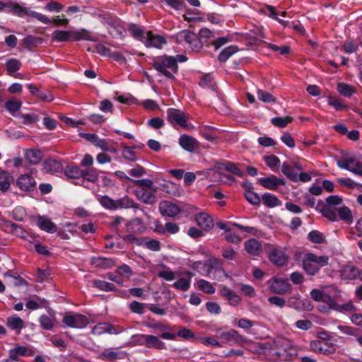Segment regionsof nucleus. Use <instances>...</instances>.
<instances>
[{"label":"nucleus","instance_id":"obj_1","mask_svg":"<svg viewBox=\"0 0 362 362\" xmlns=\"http://www.w3.org/2000/svg\"><path fill=\"white\" fill-rule=\"evenodd\" d=\"M294 259L297 262H300L303 269L310 276L317 274L320 268L327 265L329 262L328 256H318L311 252L297 253L295 255Z\"/></svg>","mask_w":362,"mask_h":362},{"label":"nucleus","instance_id":"obj_2","mask_svg":"<svg viewBox=\"0 0 362 362\" xmlns=\"http://www.w3.org/2000/svg\"><path fill=\"white\" fill-rule=\"evenodd\" d=\"M153 66L158 72L169 79H173L174 75L178 71V66L173 56L162 55L154 57Z\"/></svg>","mask_w":362,"mask_h":362},{"label":"nucleus","instance_id":"obj_3","mask_svg":"<svg viewBox=\"0 0 362 362\" xmlns=\"http://www.w3.org/2000/svg\"><path fill=\"white\" fill-rule=\"evenodd\" d=\"M6 11L19 17H23L24 16L33 17L45 24H50L51 23L50 19L47 16L20 5L17 3V0H10L7 2Z\"/></svg>","mask_w":362,"mask_h":362},{"label":"nucleus","instance_id":"obj_4","mask_svg":"<svg viewBox=\"0 0 362 362\" xmlns=\"http://www.w3.org/2000/svg\"><path fill=\"white\" fill-rule=\"evenodd\" d=\"M313 297L315 301L326 304L321 305V309H334L338 311H351L354 309L351 303L340 304L332 296H313Z\"/></svg>","mask_w":362,"mask_h":362},{"label":"nucleus","instance_id":"obj_5","mask_svg":"<svg viewBox=\"0 0 362 362\" xmlns=\"http://www.w3.org/2000/svg\"><path fill=\"white\" fill-rule=\"evenodd\" d=\"M337 165L341 168L349 170L356 175L362 174V157L358 155H354L343 158L337 161Z\"/></svg>","mask_w":362,"mask_h":362},{"label":"nucleus","instance_id":"obj_6","mask_svg":"<svg viewBox=\"0 0 362 362\" xmlns=\"http://www.w3.org/2000/svg\"><path fill=\"white\" fill-rule=\"evenodd\" d=\"M176 40L178 43H186L193 51L198 52L202 47V45L195 33L189 30H184L176 35Z\"/></svg>","mask_w":362,"mask_h":362},{"label":"nucleus","instance_id":"obj_7","mask_svg":"<svg viewBox=\"0 0 362 362\" xmlns=\"http://www.w3.org/2000/svg\"><path fill=\"white\" fill-rule=\"evenodd\" d=\"M167 119L174 127H181L185 128L187 127L188 117L180 110L169 108L167 110Z\"/></svg>","mask_w":362,"mask_h":362},{"label":"nucleus","instance_id":"obj_8","mask_svg":"<svg viewBox=\"0 0 362 362\" xmlns=\"http://www.w3.org/2000/svg\"><path fill=\"white\" fill-rule=\"evenodd\" d=\"M63 322L69 327L81 329L88 324V319L80 314L67 313L63 317Z\"/></svg>","mask_w":362,"mask_h":362},{"label":"nucleus","instance_id":"obj_9","mask_svg":"<svg viewBox=\"0 0 362 362\" xmlns=\"http://www.w3.org/2000/svg\"><path fill=\"white\" fill-rule=\"evenodd\" d=\"M124 332V329L119 326H114L108 322L97 323L92 329V333L95 335L104 334H118Z\"/></svg>","mask_w":362,"mask_h":362},{"label":"nucleus","instance_id":"obj_10","mask_svg":"<svg viewBox=\"0 0 362 362\" xmlns=\"http://www.w3.org/2000/svg\"><path fill=\"white\" fill-rule=\"evenodd\" d=\"M267 284L270 291L276 294H285L291 287L287 280L277 277L272 278Z\"/></svg>","mask_w":362,"mask_h":362},{"label":"nucleus","instance_id":"obj_11","mask_svg":"<svg viewBox=\"0 0 362 362\" xmlns=\"http://www.w3.org/2000/svg\"><path fill=\"white\" fill-rule=\"evenodd\" d=\"M144 43L147 47L161 49L163 45H166L167 40L163 35L154 34L151 31H148L146 33Z\"/></svg>","mask_w":362,"mask_h":362},{"label":"nucleus","instance_id":"obj_12","mask_svg":"<svg viewBox=\"0 0 362 362\" xmlns=\"http://www.w3.org/2000/svg\"><path fill=\"white\" fill-rule=\"evenodd\" d=\"M310 349L315 352L325 355H330L335 353L334 346L326 341L313 340L310 344Z\"/></svg>","mask_w":362,"mask_h":362},{"label":"nucleus","instance_id":"obj_13","mask_svg":"<svg viewBox=\"0 0 362 362\" xmlns=\"http://www.w3.org/2000/svg\"><path fill=\"white\" fill-rule=\"evenodd\" d=\"M220 337L229 345H241L243 343L250 341L235 329H230L228 332H223L220 335Z\"/></svg>","mask_w":362,"mask_h":362},{"label":"nucleus","instance_id":"obj_14","mask_svg":"<svg viewBox=\"0 0 362 362\" xmlns=\"http://www.w3.org/2000/svg\"><path fill=\"white\" fill-rule=\"evenodd\" d=\"M156 304H148L146 306L154 314L164 315L166 313L165 308L170 303V298L168 296H156L154 298Z\"/></svg>","mask_w":362,"mask_h":362},{"label":"nucleus","instance_id":"obj_15","mask_svg":"<svg viewBox=\"0 0 362 362\" xmlns=\"http://www.w3.org/2000/svg\"><path fill=\"white\" fill-rule=\"evenodd\" d=\"M159 211L162 216L170 218L177 217L182 211L176 204L168 201H163L160 203Z\"/></svg>","mask_w":362,"mask_h":362},{"label":"nucleus","instance_id":"obj_16","mask_svg":"<svg viewBox=\"0 0 362 362\" xmlns=\"http://www.w3.org/2000/svg\"><path fill=\"white\" fill-rule=\"evenodd\" d=\"M0 226L6 233L14 234L23 238H26L28 234L19 226L10 221L0 219Z\"/></svg>","mask_w":362,"mask_h":362},{"label":"nucleus","instance_id":"obj_17","mask_svg":"<svg viewBox=\"0 0 362 362\" xmlns=\"http://www.w3.org/2000/svg\"><path fill=\"white\" fill-rule=\"evenodd\" d=\"M156 192L153 189L137 188L135 189V195L136 198L146 204H153L157 199L155 194Z\"/></svg>","mask_w":362,"mask_h":362},{"label":"nucleus","instance_id":"obj_18","mask_svg":"<svg viewBox=\"0 0 362 362\" xmlns=\"http://www.w3.org/2000/svg\"><path fill=\"white\" fill-rule=\"evenodd\" d=\"M273 354L281 357L288 352L290 341L286 338L277 337L273 341Z\"/></svg>","mask_w":362,"mask_h":362},{"label":"nucleus","instance_id":"obj_19","mask_svg":"<svg viewBox=\"0 0 362 362\" xmlns=\"http://www.w3.org/2000/svg\"><path fill=\"white\" fill-rule=\"evenodd\" d=\"M17 186L23 191H33L36 187L35 179L28 174L21 175L16 180Z\"/></svg>","mask_w":362,"mask_h":362},{"label":"nucleus","instance_id":"obj_20","mask_svg":"<svg viewBox=\"0 0 362 362\" xmlns=\"http://www.w3.org/2000/svg\"><path fill=\"white\" fill-rule=\"evenodd\" d=\"M269 258L274 264L279 267L286 265L288 259L284 251L277 248L273 249L269 252Z\"/></svg>","mask_w":362,"mask_h":362},{"label":"nucleus","instance_id":"obj_21","mask_svg":"<svg viewBox=\"0 0 362 362\" xmlns=\"http://www.w3.org/2000/svg\"><path fill=\"white\" fill-rule=\"evenodd\" d=\"M259 182L262 187L270 190H275L279 186L285 185V181L283 179L274 175L260 178Z\"/></svg>","mask_w":362,"mask_h":362},{"label":"nucleus","instance_id":"obj_22","mask_svg":"<svg viewBox=\"0 0 362 362\" xmlns=\"http://www.w3.org/2000/svg\"><path fill=\"white\" fill-rule=\"evenodd\" d=\"M90 262L92 266L103 269H110L115 265L114 259L100 256L91 257Z\"/></svg>","mask_w":362,"mask_h":362},{"label":"nucleus","instance_id":"obj_23","mask_svg":"<svg viewBox=\"0 0 362 362\" xmlns=\"http://www.w3.org/2000/svg\"><path fill=\"white\" fill-rule=\"evenodd\" d=\"M126 229L128 233L141 234L146 230V227L141 219L134 218L126 223Z\"/></svg>","mask_w":362,"mask_h":362},{"label":"nucleus","instance_id":"obj_24","mask_svg":"<svg viewBox=\"0 0 362 362\" xmlns=\"http://www.w3.org/2000/svg\"><path fill=\"white\" fill-rule=\"evenodd\" d=\"M179 144L185 151L192 152L198 146V141L192 136L183 134L179 139Z\"/></svg>","mask_w":362,"mask_h":362},{"label":"nucleus","instance_id":"obj_25","mask_svg":"<svg viewBox=\"0 0 362 362\" xmlns=\"http://www.w3.org/2000/svg\"><path fill=\"white\" fill-rule=\"evenodd\" d=\"M6 283L8 286H19L25 284L21 276L13 270H8L4 274Z\"/></svg>","mask_w":362,"mask_h":362},{"label":"nucleus","instance_id":"obj_26","mask_svg":"<svg viewBox=\"0 0 362 362\" xmlns=\"http://www.w3.org/2000/svg\"><path fill=\"white\" fill-rule=\"evenodd\" d=\"M149 327L160 332L161 333L159 334V337L162 339L175 340L176 338L175 334L169 332L171 331L172 328L168 325H165L163 323H155L149 325Z\"/></svg>","mask_w":362,"mask_h":362},{"label":"nucleus","instance_id":"obj_27","mask_svg":"<svg viewBox=\"0 0 362 362\" xmlns=\"http://www.w3.org/2000/svg\"><path fill=\"white\" fill-rule=\"evenodd\" d=\"M33 355V351L25 346H16L9 351V358L11 361H18L21 356H29Z\"/></svg>","mask_w":362,"mask_h":362},{"label":"nucleus","instance_id":"obj_28","mask_svg":"<svg viewBox=\"0 0 362 362\" xmlns=\"http://www.w3.org/2000/svg\"><path fill=\"white\" fill-rule=\"evenodd\" d=\"M194 219L197 225L204 230H209L214 226L212 218L204 212L197 214Z\"/></svg>","mask_w":362,"mask_h":362},{"label":"nucleus","instance_id":"obj_29","mask_svg":"<svg viewBox=\"0 0 362 362\" xmlns=\"http://www.w3.org/2000/svg\"><path fill=\"white\" fill-rule=\"evenodd\" d=\"M126 356L125 352H119L112 349H106L98 355V358L103 361H115L122 359Z\"/></svg>","mask_w":362,"mask_h":362},{"label":"nucleus","instance_id":"obj_30","mask_svg":"<svg viewBox=\"0 0 362 362\" xmlns=\"http://www.w3.org/2000/svg\"><path fill=\"white\" fill-rule=\"evenodd\" d=\"M73 41L87 40L95 41L96 37L89 30L82 28L79 30H72Z\"/></svg>","mask_w":362,"mask_h":362},{"label":"nucleus","instance_id":"obj_31","mask_svg":"<svg viewBox=\"0 0 362 362\" xmlns=\"http://www.w3.org/2000/svg\"><path fill=\"white\" fill-rule=\"evenodd\" d=\"M245 249L250 255L257 256L262 252V245L257 240L251 238L245 243Z\"/></svg>","mask_w":362,"mask_h":362},{"label":"nucleus","instance_id":"obj_32","mask_svg":"<svg viewBox=\"0 0 362 362\" xmlns=\"http://www.w3.org/2000/svg\"><path fill=\"white\" fill-rule=\"evenodd\" d=\"M37 225L40 229L47 233H54L57 231L56 225L49 218L44 216L38 217L37 220Z\"/></svg>","mask_w":362,"mask_h":362},{"label":"nucleus","instance_id":"obj_33","mask_svg":"<svg viewBox=\"0 0 362 362\" xmlns=\"http://www.w3.org/2000/svg\"><path fill=\"white\" fill-rule=\"evenodd\" d=\"M361 271L353 265H346L341 271V277L344 279H359Z\"/></svg>","mask_w":362,"mask_h":362},{"label":"nucleus","instance_id":"obj_34","mask_svg":"<svg viewBox=\"0 0 362 362\" xmlns=\"http://www.w3.org/2000/svg\"><path fill=\"white\" fill-rule=\"evenodd\" d=\"M52 39L57 42L73 41L72 30H56L52 33Z\"/></svg>","mask_w":362,"mask_h":362},{"label":"nucleus","instance_id":"obj_35","mask_svg":"<svg viewBox=\"0 0 362 362\" xmlns=\"http://www.w3.org/2000/svg\"><path fill=\"white\" fill-rule=\"evenodd\" d=\"M148 348H153L159 350L165 349L166 346L164 342L160 341L159 338L154 335H146V345Z\"/></svg>","mask_w":362,"mask_h":362},{"label":"nucleus","instance_id":"obj_36","mask_svg":"<svg viewBox=\"0 0 362 362\" xmlns=\"http://www.w3.org/2000/svg\"><path fill=\"white\" fill-rule=\"evenodd\" d=\"M42 158V153L37 149H28L25 153V160L30 164H37L40 163Z\"/></svg>","mask_w":362,"mask_h":362},{"label":"nucleus","instance_id":"obj_37","mask_svg":"<svg viewBox=\"0 0 362 362\" xmlns=\"http://www.w3.org/2000/svg\"><path fill=\"white\" fill-rule=\"evenodd\" d=\"M141 247H144L151 251L158 252L161 249V243L158 240L144 237Z\"/></svg>","mask_w":362,"mask_h":362},{"label":"nucleus","instance_id":"obj_38","mask_svg":"<svg viewBox=\"0 0 362 362\" xmlns=\"http://www.w3.org/2000/svg\"><path fill=\"white\" fill-rule=\"evenodd\" d=\"M117 210L120 209L137 208L138 204L128 196H124L116 200Z\"/></svg>","mask_w":362,"mask_h":362},{"label":"nucleus","instance_id":"obj_39","mask_svg":"<svg viewBox=\"0 0 362 362\" xmlns=\"http://www.w3.org/2000/svg\"><path fill=\"white\" fill-rule=\"evenodd\" d=\"M43 166L44 170L47 173H50L59 172L62 168L61 163L54 159H48L45 160L43 163Z\"/></svg>","mask_w":362,"mask_h":362},{"label":"nucleus","instance_id":"obj_40","mask_svg":"<svg viewBox=\"0 0 362 362\" xmlns=\"http://www.w3.org/2000/svg\"><path fill=\"white\" fill-rule=\"evenodd\" d=\"M289 303L291 306L294 307L296 310H311L313 306L308 300H300L298 297L291 298Z\"/></svg>","mask_w":362,"mask_h":362},{"label":"nucleus","instance_id":"obj_41","mask_svg":"<svg viewBox=\"0 0 362 362\" xmlns=\"http://www.w3.org/2000/svg\"><path fill=\"white\" fill-rule=\"evenodd\" d=\"M218 168L219 170H225L228 171L235 175H238V177H243V175L242 170H240L235 164L229 161L219 163Z\"/></svg>","mask_w":362,"mask_h":362},{"label":"nucleus","instance_id":"obj_42","mask_svg":"<svg viewBox=\"0 0 362 362\" xmlns=\"http://www.w3.org/2000/svg\"><path fill=\"white\" fill-rule=\"evenodd\" d=\"M82 169L75 165H70L64 169V174L66 177L73 179H78L83 175Z\"/></svg>","mask_w":362,"mask_h":362},{"label":"nucleus","instance_id":"obj_43","mask_svg":"<svg viewBox=\"0 0 362 362\" xmlns=\"http://www.w3.org/2000/svg\"><path fill=\"white\" fill-rule=\"evenodd\" d=\"M7 325L11 329L16 330L18 332H20V331L24 327L23 320L16 315L8 317Z\"/></svg>","mask_w":362,"mask_h":362},{"label":"nucleus","instance_id":"obj_44","mask_svg":"<svg viewBox=\"0 0 362 362\" xmlns=\"http://www.w3.org/2000/svg\"><path fill=\"white\" fill-rule=\"evenodd\" d=\"M13 180V179L10 173L5 171L0 172V190L2 192L8 190Z\"/></svg>","mask_w":362,"mask_h":362},{"label":"nucleus","instance_id":"obj_45","mask_svg":"<svg viewBox=\"0 0 362 362\" xmlns=\"http://www.w3.org/2000/svg\"><path fill=\"white\" fill-rule=\"evenodd\" d=\"M100 204L106 209L116 211V200L112 199L107 195L99 196L98 198Z\"/></svg>","mask_w":362,"mask_h":362},{"label":"nucleus","instance_id":"obj_46","mask_svg":"<svg viewBox=\"0 0 362 362\" xmlns=\"http://www.w3.org/2000/svg\"><path fill=\"white\" fill-rule=\"evenodd\" d=\"M262 202L266 206L271 208L281 205V201L270 193H265L262 195Z\"/></svg>","mask_w":362,"mask_h":362},{"label":"nucleus","instance_id":"obj_47","mask_svg":"<svg viewBox=\"0 0 362 362\" xmlns=\"http://www.w3.org/2000/svg\"><path fill=\"white\" fill-rule=\"evenodd\" d=\"M238 47L234 45L228 46L221 51L219 54L218 59L220 62L227 61L233 54L237 52Z\"/></svg>","mask_w":362,"mask_h":362},{"label":"nucleus","instance_id":"obj_48","mask_svg":"<svg viewBox=\"0 0 362 362\" xmlns=\"http://www.w3.org/2000/svg\"><path fill=\"white\" fill-rule=\"evenodd\" d=\"M41 327L47 330H50L54 326L55 318L53 316L42 315L39 319Z\"/></svg>","mask_w":362,"mask_h":362},{"label":"nucleus","instance_id":"obj_49","mask_svg":"<svg viewBox=\"0 0 362 362\" xmlns=\"http://www.w3.org/2000/svg\"><path fill=\"white\" fill-rule=\"evenodd\" d=\"M81 177L90 182H96L98 180V173L95 168H88L82 170Z\"/></svg>","mask_w":362,"mask_h":362},{"label":"nucleus","instance_id":"obj_50","mask_svg":"<svg viewBox=\"0 0 362 362\" xmlns=\"http://www.w3.org/2000/svg\"><path fill=\"white\" fill-rule=\"evenodd\" d=\"M338 214L339 218L347 223H351L353 221L352 212L347 206H342L339 209Z\"/></svg>","mask_w":362,"mask_h":362},{"label":"nucleus","instance_id":"obj_51","mask_svg":"<svg viewBox=\"0 0 362 362\" xmlns=\"http://www.w3.org/2000/svg\"><path fill=\"white\" fill-rule=\"evenodd\" d=\"M94 287L98 288L103 291H115V285L112 283H109L102 280H95L93 282Z\"/></svg>","mask_w":362,"mask_h":362},{"label":"nucleus","instance_id":"obj_52","mask_svg":"<svg viewBox=\"0 0 362 362\" xmlns=\"http://www.w3.org/2000/svg\"><path fill=\"white\" fill-rule=\"evenodd\" d=\"M197 286L200 291L207 294H214L215 293V289L212 284L206 280L200 279L197 281Z\"/></svg>","mask_w":362,"mask_h":362},{"label":"nucleus","instance_id":"obj_53","mask_svg":"<svg viewBox=\"0 0 362 362\" xmlns=\"http://www.w3.org/2000/svg\"><path fill=\"white\" fill-rule=\"evenodd\" d=\"M281 173L293 182H296V174L291 165L284 163L281 168Z\"/></svg>","mask_w":362,"mask_h":362},{"label":"nucleus","instance_id":"obj_54","mask_svg":"<svg viewBox=\"0 0 362 362\" xmlns=\"http://www.w3.org/2000/svg\"><path fill=\"white\" fill-rule=\"evenodd\" d=\"M308 240L316 244H322L325 242V235L320 231L313 230L308 235Z\"/></svg>","mask_w":362,"mask_h":362},{"label":"nucleus","instance_id":"obj_55","mask_svg":"<svg viewBox=\"0 0 362 362\" xmlns=\"http://www.w3.org/2000/svg\"><path fill=\"white\" fill-rule=\"evenodd\" d=\"M21 103L16 100H8L5 103V107L6 110L12 115L21 109Z\"/></svg>","mask_w":362,"mask_h":362},{"label":"nucleus","instance_id":"obj_56","mask_svg":"<svg viewBox=\"0 0 362 362\" xmlns=\"http://www.w3.org/2000/svg\"><path fill=\"white\" fill-rule=\"evenodd\" d=\"M338 292L339 290L337 289V288L334 286L333 285H326L322 286V290L317 288L313 289L310 294H334Z\"/></svg>","mask_w":362,"mask_h":362},{"label":"nucleus","instance_id":"obj_57","mask_svg":"<svg viewBox=\"0 0 362 362\" xmlns=\"http://www.w3.org/2000/svg\"><path fill=\"white\" fill-rule=\"evenodd\" d=\"M138 235L139 234L129 233V234L122 237V240L127 243L134 244L141 247L144 237H139Z\"/></svg>","mask_w":362,"mask_h":362},{"label":"nucleus","instance_id":"obj_58","mask_svg":"<svg viewBox=\"0 0 362 362\" xmlns=\"http://www.w3.org/2000/svg\"><path fill=\"white\" fill-rule=\"evenodd\" d=\"M257 95L259 100L263 103H273L276 102V98L269 92L258 89L257 91Z\"/></svg>","mask_w":362,"mask_h":362},{"label":"nucleus","instance_id":"obj_59","mask_svg":"<svg viewBox=\"0 0 362 362\" xmlns=\"http://www.w3.org/2000/svg\"><path fill=\"white\" fill-rule=\"evenodd\" d=\"M293 121V118L289 116L284 117H276L272 119V124L275 127L280 128L286 127L289 123Z\"/></svg>","mask_w":362,"mask_h":362},{"label":"nucleus","instance_id":"obj_60","mask_svg":"<svg viewBox=\"0 0 362 362\" xmlns=\"http://www.w3.org/2000/svg\"><path fill=\"white\" fill-rule=\"evenodd\" d=\"M48 304L45 299L38 298L37 300H29L25 305L28 309L37 310L40 308H47Z\"/></svg>","mask_w":362,"mask_h":362},{"label":"nucleus","instance_id":"obj_61","mask_svg":"<svg viewBox=\"0 0 362 362\" xmlns=\"http://www.w3.org/2000/svg\"><path fill=\"white\" fill-rule=\"evenodd\" d=\"M134 184L138 188L153 189L154 192L157 191V187L153 185V182L150 179H141L134 180Z\"/></svg>","mask_w":362,"mask_h":362},{"label":"nucleus","instance_id":"obj_62","mask_svg":"<svg viewBox=\"0 0 362 362\" xmlns=\"http://www.w3.org/2000/svg\"><path fill=\"white\" fill-rule=\"evenodd\" d=\"M21 67V63L16 59L11 58L6 62V69L8 73H14Z\"/></svg>","mask_w":362,"mask_h":362},{"label":"nucleus","instance_id":"obj_63","mask_svg":"<svg viewBox=\"0 0 362 362\" xmlns=\"http://www.w3.org/2000/svg\"><path fill=\"white\" fill-rule=\"evenodd\" d=\"M337 90L341 95L346 97H349L354 93V89L351 86L344 83L338 84Z\"/></svg>","mask_w":362,"mask_h":362},{"label":"nucleus","instance_id":"obj_64","mask_svg":"<svg viewBox=\"0 0 362 362\" xmlns=\"http://www.w3.org/2000/svg\"><path fill=\"white\" fill-rule=\"evenodd\" d=\"M264 160L267 165L272 170H274V168L280 165L279 158L274 155L264 156Z\"/></svg>","mask_w":362,"mask_h":362}]
</instances>
